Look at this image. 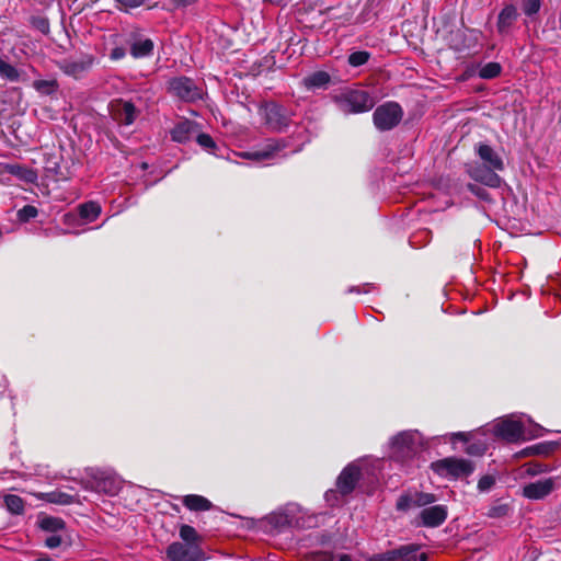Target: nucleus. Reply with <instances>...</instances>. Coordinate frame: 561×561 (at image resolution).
<instances>
[{"mask_svg": "<svg viewBox=\"0 0 561 561\" xmlns=\"http://www.w3.org/2000/svg\"><path fill=\"white\" fill-rule=\"evenodd\" d=\"M111 118L119 126L133 125L140 114V110L130 100L122 98L113 99L108 103Z\"/></svg>", "mask_w": 561, "mask_h": 561, "instance_id": "obj_8", "label": "nucleus"}, {"mask_svg": "<svg viewBox=\"0 0 561 561\" xmlns=\"http://www.w3.org/2000/svg\"><path fill=\"white\" fill-rule=\"evenodd\" d=\"M428 553L421 545L407 543L382 553L374 554L367 561H427Z\"/></svg>", "mask_w": 561, "mask_h": 561, "instance_id": "obj_6", "label": "nucleus"}, {"mask_svg": "<svg viewBox=\"0 0 561 561\" xmlns=\"http://www.w3.org/2000/svg\"><path fill=\"white\" fill-rule=\"evenodd\" d=\"M393 455L401 459L411 458L415 454V437L410 432H401L392 438Z\"/></svg>", "mask_w": 561, "mask_h": 561, "instance_id": "obj_11", "label": "nucleus"}, {"mask_svg": "<svg viewBox=\"0 0 561 561\" xmlns=\"http://www.w3.org/2000/svg\"><path fill=\"white\" fill-rule=\"evenodd\" d=\"M362 469L358 465L351 462L340 472L336 479V489L342 495L351 494L362 479Z\"/></svg>", "mask_w": 561, "mask_h": 561, "instance_id": "obj_10", "label": "nucleus"}, {"mask_svg": "<svg viewBox=\"0 0 561 561\" xmlns=\"http://www.w3.org/2000/svg\"><path fill=\"white\" fill-rule=\"evenodd\" d=\"M180 538L185 542H201L203 543V537L198 535L193 526L183 524L180 526L179 531Z\"/></svg>", "mask_w": 561, "mask_h": 561, "instance_id": "obj_33", "label": "nucleus"}, {"mask_svg": "<svg viewBox=\"0 0 561 561\" xmlns=\"http://www.w3.org/2000/svg\"><path fill=\"white\" fill-rule=\"evenodd\" d=\"M247 157L250 159H253L255 161H263V160H267V159L272 158L271 151H267V149L265 147L262 150H257L254 152H248Z\"/></svg>", "mask_w": 561, "mask_h": 561, "instance_id": "obj_47", "label": "nucleus"}, {"mask_svg": "<svg viewBox=\"0 0 561 561\" xmlns=\"http://www.w3.org/2000/svg\"><path fill=\"white\" fill-rule=\"evenodd\" d=\"M62 543V538L57 533L51 534L45 539V546L49 549H55Z\"/></svg>", "mask_w": 561, "mask_h": 561, "instance_id": "obj_48", "label": "nucleus"}, {"mask_svg": "<svg viewBox=\"0 0 561 561\" xmlns=\"http://www.w3.org/2000/svg\"><path fill=\"white\" fill-rule=\"evenodd\" d=\"M473 151L478 161L465 164L466 173L473 181L491 187L499 188L502 185V178L499 172L505 170L502 156L489 144L479 141L474 145Z\"/></svg>", "mask_w": 561, "mask_h": 561, "instance_id": "obj_1", "label": "nucleus"}, {"mask_svg": "<svg viewBox=\"0 0 561 561\" xmlns=\"http://www.w3.org/2000/svg\"><path fill=\"white\" fill-rule=\"evenodd\" d=\"M368 291H369V289L365 288L364 290H362L360 287H358V286L350 287L347 290V293H356V294L368 293Z\"/></svg>", "mask_w": 561, "mask_h": 561, "instance_id": "obj_52", "label": "nucleus"}, {"mask_svg": "<svg viewBox=\"0 0 561 561\" xmlns=\"http://www.w3.org/2000/svg\"><path fill=\"white\" fill-rule=\"evenodd\" d=\"M526 471H527V473L529 476H537L539 473L548 471V467L546 465L540 463V462L531 461V462L527 463V470Z\"/></svg>", "mask_w": 561, "mask_h": 561, "instance_id": "obj_45", "label": "nucleus"}, {"mask_svg": "<svg viewBox=\"0 0 561 561\" xmlns=\"http://www.w3.org/2000/svg\"><path fill=\"white\" fill-rule=\"evenodd\" d=\"M559 447L557 442H540L531 446H527L516 454L517 457H529V456H549L553 454Z\"/></svg>", "mask_w": 561, "mask_h": 561, "instance_id": "obj_20", "label": "nucleus"}, {"mask_svg": "<svg viewBox=\"0 0 561 561\" xmlns=\"http://www.w3.org/2000/svg\"><path fill=\"white\" fill-rule=\"evenodd\" d=\"M502 72L501 64L496 61H490L480 67L478 75L481 79L491 80L499 77Z\"/></svg>", "mask_w": 561, "mask_h": 561, "instance_id": "obj_32", "label": "nucleus"}, {"mask_svg": "<svg viewBox=\"0 0 561 561\" xmlns=\"http://www.w3.org/2000/svg\"><path fill=\"white\" fill-rule=\"evenodd\" d=\"M33 89L43 96L56 95L59 91V83L56 79H37L32 82Z\"/></svg>", "mask_w": 561, "mask_h": 561, "instance_id": "obj_25", "label": "nucleus"}, {"mask_svg": "<svg viewBox=\"0 0 561 561\" xmlns=\"http://www.w3.org/2000/svg\"><path fill=\"white\" fill-rule=\"evenodd\" d=\"M461 440L463 443H467L469 440V434L465 432H458L453 434V440Z\"/></svg>", "mask_w": 561, "mask_h": 561, "instance_id": "obj_51", "label": "nucleus"}, {"mask_svg": "<svg viewBox=\"0 0 561 561\" xmlns=\"http://www.w3.org/2000/svg\"><path fill=\"white\" fill-rule=\"evenodd\" d=\"M448 516L446 505H434L425 507L420 513L421 525L428 528H435L445 523Z\"/></svg>", "mask_w": 561, "mask_h": 561, "instance_id": "obj_13", "label": "nucleus"}, {"mask_svg": "<svg viewBox=\"0 0 561 561\" xmlns=\"http://www.w3.org/2000/svg\"><path fill=\"white\" fill-rule=\"evenodd\" d=\"M288 0H264V2H268L274 5H286Z\"/></svg>", "mask_w": 561, "mask_h": 561, "instance_id": "obj_53", "label": "nucleus"}, {"mask_svg": "<svg viewBox=\"0 0 561 561\" xmlns=\"http://www.w3.org/2000/svg\"><path fill=\"white\" fill-rule=\"evenodd\" d=\"M38 215V209L33 205H25L16 213V218L20 222H28Z\"/></svg>", "mask_w": 561, "mask_h": 561, "instance_id": "obj_36", "label": "nucleus"}, {"mask_svg": "<svg viewBox=\"0 0 561 561\" xmlns=\"http://www.w3.org/2000/svg\"><path fill=\"white\" fill-rule=\"evenodd\" d=\"M154 44L150 38L136 41L130 46V55L136 58H145L151 56L153 53Z\"/></svg>", "mask_w": 561, "mask_h": 561, "instance_id": "obj_28", "label": "nucleus"}, {"mask_svg": "<svg viewBox=\"0 0 561 561\" xmlns=\"http://www.w3.org/2000/svg\"><path fill=\"white\" fill-rule=\"evenodd\" d=\"M0 78L9 82L23 81L22 72L12 64L0 57Z\"/></svg>", "mask_w": 561, "mask_h": 561, "instance_id": "obj_27", "label": "nucleus"}, {"mask_svg": "<svg viewBox=\"0 0 561 561\" xmlns=\"http://www.w3.org/2000/svg\"><path fill=\"white\" fill-rule=\"evenodd\" d=\"M286 147H287L286 139H273V140H270L265 146L267 151H271V157H273L276 152L283 150Z\"/></svg>", "mask_w": 561, "mask_h": 561, "instance_id": "obj_44", "label": "nucleus"}, {"mask_svg": "<svg viewBox=\"0 0 561 561\" xmlns=\"http://www.w3.org/2000/svg\"><path fill=\"white\" fill-rule=\"evenodd\" d=\"M466 187L470 193H472L474 196H477L481 201L491 202V199H492L491 194L484 187L473 184V183H468L466 185Z\"/></svg>", "mask_w": 561, "mask_h": 561, "instance_id": "obj_40", "label": "nucleus"}, {"mask_svg": "<svg viewBox=\"0 0 561 561\" xmlns=\"http://www.w3.org/2000/svg\"><path fill=\"white\" fill-rule=\"evenodd\" d=\"M28 25L42 35L48 36L50 34L49 19L41 12L31 14L27 18Z\"/></svg>", "mask_w": 561, "mask_h": 561, "instance_id": "obj_26", "label": "nucleus"}, {"mask_svg": "<svg viewBox=\"0 0 561 561\" xmlns=\"http://www.w3.org/2000/svg\"><path fill=\"white\" fill-rule=\"evenodd\" d=\"M337 561H352L350 554L341 553Z\"/></svg>", "mask_w": 561, "mask_h": 561, "instance_id": "obj_54", "label": "nucleus"}, {"mask_svg": "<svg viewBox=\"0 0 561 561\" xmlns=\"http://www.w3.org/2000/svg\"><path fill=\"white\" fill-rule=\"evenodd\" d=\"M58 157L51 156L46 161V170L51 172L57 181H66L70 179L71 173L68 167L62 165Z\"/></svg>", "mask_w": 561, "mask_h": 561, "instance_id": "obj_24", "label": "nucleus"}, {"mask_svg": "<svg viewBox=\"0 0 561 561\" xmlns=\"http://www.w3.org/2000/svg\"><path fill=\"white\" fill-rule=\"evenodd\" d=\"M308 519H309L310 522H312L314 518H313V517H309ZM312 526H313V524H311V523H309V524H308V527H312Z\"/></svg>", "mask_w": 561, "mask_h": 561, "instance_id": "obj_57", "label": "nucleus"}, {"mask_svg": "<svg viewBox=\"0 0 561 561\" xmlns=\"http://www.w3.org/2000/svg\"><path fill=\"white\" fill-rule=\"evenodd\" d=\"M251 561H260V558L251 559Z\"/></svg>", "mask_w": 561, "mask_h": 561, "instance_id": "obj_59", "label": "nucleus"}, {"mask_svg": "<svg viewBox=\"0 0 561 561\" xmlns=\"http://www.w3.org/2000/svg\"><path fill=\"white\" fill-rule=\"evenodd\" d=\"M414 506L424 507L436 502L437 497L433 493L415 492L413 495Z\"/></svg>", "mask_w": 561, "mask_h": 561, "instance_id": "obj_37", "label": "nucleus"}, {"mask_svg": "<svg viewBox=\"0 0 561 561\" xmlns=\"http://www.w3.org/2000/svg\"><path fill=\"white\" fill-rule=\"evenodd\" d=\"M169 91L185 102H194L201 99V90L193 79L187 77H178L169 81Z\"/></svg>", "mask_w": 561, "mask_h": 561, "instance_id": "obj_9", "label": "nucleus"}, {"mask_svg": "<svg viewBox=\"0 0 561 561\" xmlns=\"http://www.w3.org/2000/svg\"><path fill=\"white\" fill-rule=\"evenodd\" d=\"M430 468L442 478L458 480L470 477L476 466L471 460L451 456L433 461Z\"/></svg>", "mask_w": 561, "mask_h": 561, "instance_id": "obj_2", "label": "nucleus"}, {"mask_svg": "<svg viewBox=\"0 0 561 561\" xmlns=\"http://www.w3.org/2000/svg\"><path fill=\"white\" fill-rule=\"evenodd\" d=\"M198 130V123L190 119H183L171 129L170 135L173 141L184 144L188 141L194 134H197Z\"/></svg>", "mask_w": 561, "mask_h": 561, "instance_id": "obj_17", "label": "nucleus"}, {"mask_svg": "<svg viewBox=\"0 0 561 561\" xmlns=\"http://www.w3.org/2000/svg\"><path fill=\"white\" fill-rule=\"evenodd\" d=\"M371 57V53L367 50L353 51L347 57V62L351 67L357 68L368 62Z\"/></svg>", "mask_w": 561, "mask_h": 561, "instance_id": "obj_34", "label": "nucleus"}, {"mask_svg": "<svg viewBox=\"0 0 561 561\" xmlns=\"http://www.w3.org/2000/svg\"><path fill=\"white\" fill-rule=\"evenodd\" d=\"M34 561H51L49 558H36Z\"/></svg>", "mask_w": 561, "mask_h": 561, "instance_id": "obj_55", "label": "nucleus"}, {"mask_svg": "<svg viewBox=\"0 0 561 561\" xmlns=\"http://www.w3.org/2000/svg\"><path fill=\"white\" fill-rule=\"evenodd\" d=\"M43 499L53 504L70 505L76 502L75 495L61 491H51L43 494Z\"/></svg>", "mask_w": 561, "mask_h": 561, "instance_id": "obj_31", "label": "nucleus"}, {"mask_svg": "<svg viewBox=\"0 0 561 561\" xmlns=\"http://www.w3.org/2000/svg\"><path fill=\"white\" fill-rule=\"evenodd\" d=\"M403 115V108L398 102L387 101L375 108L373 123L379 131H388L401 123Z\"/></svg>", "mask_w": 561, "mask_h": 561, "instance_id": "obj_5", "label": "nucleus"}, {"mask_svg": "<svg viewBox=\"0 0 561 561\" xmlns=\"http://www.w3.org/2000/svg\"><path fill=\"white\" fill-rule=\"evenodd\" d=\"M183 505L193 512H204L213 507V503L203 495L188 494L183 497Z\"/></svg>", "mask_w": 561, "mask_h": 561, "instance_id": "obj_22", "label": "nucleus"}, {"mask_svg": "<svg viewBox=\"0 0 561 561\" xmlns=\"http://www.w3.org/2000/svg\"><path fill=\"white\" fill-rule=\"evenodd\" d=\"M494 434L508 443H516L524 435V426L519 421L503 420L494 426Z\"/></svg>", "mask_w": 561, "mask_h": 561, "instance_id": "obj_12", "label": "nucleus"}, {"mask_svg": "<svg viewBox=\"0 0 561 561\" xmlns=\"http://www.w3.org/2000/svg\"><path fill=\"white\" fill-rule=\"evenodd\" d=\"M5 508L13 515H23L25 511L24 500L15 494H7L3 497Z\"/></svg>", "mask_w": 561, "mask_h": 561, "instance_id": "obj_30", "label": "nucleus"}, {"mask_svg": "<svg viewBox=\"0 0 561 561\" xmlns=\"http://www.w3.org/2000/svg\"><path fill=\"white\" fill-rule=\"evenodd\" d=\"M265 126L274 133H285L291 123V114L282 104L265 102L259 107Z\"/></svg>", "mask_w": 561, "mask_h": 561, "instance_id": "obj_3", "label": "nucleus"}, {"mask_svg": "<svg viewBox=\"0 0 561 561\" xmlns=\"http://www.w3.org/2000/svg\"><path fill=\"white\" fill-rule=\"evenodd\" d=\"M330 9H331V8H325V9H323V10L321 9V10H320V13H321V14H324V13H327Z\"/></svg>", "mask_w": 561, "mask_h": 561, "instance_id": "obj_56", "label": "nucleus"}, {"mask_svg": "<svg viewBox=\"0 0 561 561\" xmlns=\"http://www.w3.org/2000/svg\"><path fill=\"white\" fill-rule=\"evenodd\" d=\"M261 523L270 533L278 534L290 526L291 518L284 512H274L264 517Z\"/></svg>", "mask_w": 561, "mask_h": 561, "instance_id": "obj_19", "label": "nucleus"}, {"mask_svg": "<svg viewBox=\"0 0 561 561\" xmlns=\"http://www.w3.org/2000/svg\"><path fill=\"white\" fill-rule=\"evenodd\" d=\"M541 0H522V10L527 16H533L539 12Z\"/></svg>", "mask_w": 561, "mask_h": 561, "instance_id": "obj_38", "label": "nucleus"}, {"mask_svg": "<svg viewBox=\"0 0 561 561\" xmlns=\"http://www.w3.org/2000/svg\"><path fill=\"white\" fill-rule=\"evenodd\" d=\"M331 82V76L323 70L311 72L304 78V85L309 90L325 89Z\"/></svg>", "mask_w": 561, "mask_h": 561, "instance_id": "obj_21", "label": "nucleus"}, {"mask_svg": "<svg viewBox=\"0 0 561 561\" xmlns=\"http://www.w3.org/2000/svg\"><path fill=\"white\" fill-rule=\"evenodd\" d=\"M337 103L345 113L360 114L369 112L376 104L375 99L366 90L351 89L343 92Z\"/></svg>", "mask_w": 561, "mask_h": 561, "instance_id": "obj_4", "label": "nucleus"}, {"mask_svg": "<svg viewBox=\"0 0 561 561\" xmlns=\"http://www.w3.org/2000/svg\"><path fill=\"white\" fill-rule=\"evenodd\" d=\"M196 142L209 153H215L218 149L217 144L209 134L198 133L196 134Z\"/></svg>", "mask_w": 561, "mask_h": 561, "instance_id": "obj_35", "label": "nucleus"}, {"mask_svg": "<svg viewBox=\"0 0 561 561\" xmlns=\"http://www.w3.org/2000/svg\"><path fill=\"white\" fill-rule=\"evenodd\" d=\"M518 18L517 8L514 4H505L497 15V32L501 35L507 34Z\"/></svg>", "mask_w": 561, "mask_h": 561, "instance_id": "obj_18", "label": "nucleus"}, {"mask_svg": "<svg viewBox=\"0 0 561 561\" xmlns=\"http://www.w3.org/2000/svg\"><path fill=\"white\" fill-rule=\"evenodd\" d=\"M92 488L96 492H103L108 495H115L119 490V482L105 471L96 470L91 474Z\"/></svg>", "mask_w": 561, "mask_h": 561, "instance_id": "obj_14", "label": "nucleus"}, {"mask_svg": "<svg viewBox=\"0 0 561 561\" xmlns=\"http://www.w3.org/2000/svg\"><path fill=\"white\" fill-rule=\"evenodd\" d=\"M126 56V49L122 46L114 47L110 53V59L112 61H118Z\"/></svg>", "mask_w": 561, "mask_h": 561, "instance_id": "obj_49", "label": "nucleus"}, {"mask_svg": "<svg viewBox=\"0 0 561 561\" xmlns=\"http://www.w3.org/2000/svg\"><path fill=\"white\" fill-rule=\"evenodd\" d=\"M511 511V507L506 503H499L495 505H492L488 511V516L491 518H501L508 514Z\"/></svg>", "mask_w": 561, "mask_h": 561, "instance_id": "obj_39", "label": "nucleus"}, {"mask_svg": "<svg viewBox=\"0 0 561 561\" xmlns=\"http://www.w3.org/2000/svg\"><path fill=\"white\" fill-rule=\"evenodd\" d=\"M173 5L178 9L180 8H187L195 3H197L199 0H171Z\"/></svg>", "mask_w": 561, "mask_h": 561, "instance_id": "obj_50", "label": "nucleus"}, {"mask_svg": "<svg viewBox=\"0 0 561 561\" xmlns=\"http://www.w3.org/2000/svg\"><path fill=\"white\" fill-rule=\"evenodd\" d=\"M37 524L42 530L51 534L64 530L66 527V523L62 518L46 514H39Z\"/></svg>", "mask_w": 561, "mask_h": 561, "instance_id": "obj_23", "label": "nucleus"}, {"mask_svg": "<svg viewBox=\"0 0 561 561\" xmlns=\"http://www.w3.org/2000/svg\"><path fill=\"white\" fill-rule=\"evenodd\" d=\"M327 542V539L323 537L322 538V543H325Z\"/></svg>", "mask_w": 561, "mask_h": 561, "instance_id": "obj_60", "label": "nucleus"}, {"mask_svg": "<svg viewBox=\"0 0 561 561\" xmlns=\"http://www.w3.org/2000/svg\"><path fill=\"white\" fill-rule=\"evenodd\" d=\"M121 11L129 12L133 9L139 8L144 4L145 0H114Z\"/></svg>", "mask_w": 561, "mask_h": 561, "instance_id": "obj_41", "label": "nucleus"}, {"mask_svg": "<svg viewBox=\"0 0 561 561\" xmlns=\"http://www.w3.org/2000/svg\"><path fill=\"white\" fill-rule=\"evenodd\" d=\"M495 483L494 477L490 474L482 476L478 481V489L480 491H488L490 490Z\"/></svg>", "mask_w": 561, "mask_h": 561, "instance_id": "obj_46", "label": "nucleus"}, {"mask_svg": "<svg viewBox=\"0 0 561 561\" xmlns=\"http://www.w3.org/2000/svg\"><path fill=\"white\" fill-rule=\"evenodd\" d=\"M201 542H173L167 549L170 561H207Z\"/></svg>", "mask_w": 561, "mask_h": 561, "instance_id": "obj_7", "label": "nucleus"}, {"mask_svg": "<svg viewBox=\"0 0 561 561\" xmlns=\"http://www.w3.org/2000/svg\"><path fill=\"white\" fill-rule=\"evenodd\" d=\"M554 488L552 478L528 483L523 488V496L529 500H541L549 495Z\"/></svg>", "mask_w": 561, "mask_h": 561, "instance_id": "obj_15", "label": "nucleus"}, {"mask_svg": "<svg viewBox=\"0 0 561 561\" xmlns=\"http://www.w3.org/2000/svg\"><path fill=\"white\" fill-rule=\"evenodd\" d=\"M411 506H414L413 495L402 494L397 500L396 507H397L398 511H403L404 512V511L409 510Z\"/></svg>", "mask_w": 561, "mask_h": 561, "instance_id": "obj_43", "label": "nucleus"}, {"mask_svg": "<svg viewBox=\"0 0 561 561\" xmlns=\"http://www.w3.org/2000/svg\"><path fill=\"white\" fill-rule=\"evenodd\" d=\"M101 206L96 202H85L78 206L79 215L87 221H94L101 214Z\"/></svg>", "mask_w": 561, "mask_h": 561, "instance_id": "obj_29", "label": "nucleus"}, {"mask_svg": "<svg viewBox=\"0 0 561 561\" xmlns=\"http://www.w3.org/2000/svg\"><path fill=\"white\" fill-rule=\"evenodd\" d=\"M316 5H317V2L313 5H310V9L314 10Z\"/></svg>", "mask_w": 561, "mask_h": 561, "instance_id": "obj_58", "label": "nucleus"}, {"mask_svg": "<svg viewBox=\"0 0 561 561\" xmlns=\"http://www.w3.org/2000/svg\"><path fill=\"white\" fill-rule=\"evenodd\" d=\"M94 62V57L91 55H84L77 60L66 59L61 64V70L75 78L80 77L82 73L88 71Z\"/></svg>", "mask_w": 561, "mask_h": 561, "instance_id": "obj_16", "label": "nucleus"}, {"mask_svg": "<svg viewBox=\"0 0 561 561\" xmlns=\"http://www.w3.org/2000/svg\"><path fill=\"white\" fill-rule=\"evenodd\" d=\"M485 450L486 446L482 442L471 443L465 449V451L470 456H482L484 455Z\"/></svg>", "mask_w": 561, "mask_h": 561, "instance_id": "obj_42", "label": "nucleus"}]
</instances>
